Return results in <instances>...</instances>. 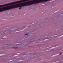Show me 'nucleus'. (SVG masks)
Wrapping results in <instances>:
<instances>
[{
  "label": "nucleus",
  "mask_w": 63,
  "mask_h": 63,
  "mask_svg": "<svg viewBox=\"0 0 63 63\" xmlns=\"http://www.w3.org/2000/svg\"><path fill=\"white\" fill-rule=\"evenodd\" d=\"M50 0H37V3H39L42 2H46L47 1H49Z\"/></svg>",
  "instance_id": "obj_1"
},
{
  "label": "nucleus",
  "mask_w": 63,
  "mask_h": 63,
  "mask_svg": "<svg viewBox=\"0 0 63 63\" xmlns=\"http://www.w3.org/2000/svg\"><path fill=\"white\" fill-rule=\"evenodd\" d=\"M63 53H60V54H59V55H61V54H62Z\"/></svg>",
  "instance_id": "obj_2"
},
{
  "label": "nucleus",
  "mask_w": 63,
  "mask_h": 63,
  "mask_svg": "<svg viewBox=\"0 0 63 63\" xmlns=\"http://www.w3.org/2000/svg\"><path fill=\"white\" fill-rule=\"evenodd\" d=\"M18 48V47H14V48Z\"/></svg>",
  "instance_id": "obj_3"
},
{
  "label": "nucleus",
  "mask_w": 63,
  "mask_h": 63,
  "mask_svg": "<svg viewBox=\"0 0 63 63\" xmlns=\"http://www.w3.org/2000/svg\"><path fill=\"white\" fill-rule=\"evenodd\" d=\"M21 8H21V7H20V8H19V9H21Z\"/></svg>",
  "instance_id": "obj_4"
},
{
  "label": "nucleus",
  "mask_w": 63,
  "mask_h": 63,
  "mask_svg": "<svg viewBox=\"0 0 63 63\" xmlns=\"http://www.w3.org/2000/svg\"><path fill=\"white\" fill-rule=\"evenodd\" d=\"M25 35H28V34H25Z\"/></svg>",
  "instance_id": "obj_5"
}]
</instances>
